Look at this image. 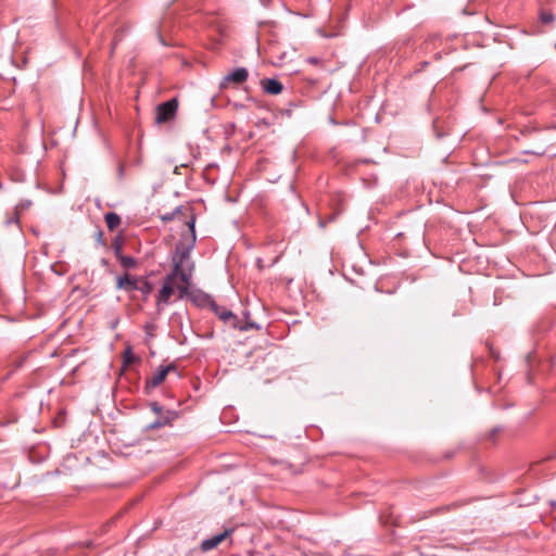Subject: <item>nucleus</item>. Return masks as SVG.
Segmentation results:
<instances>
[{
    "instance_id": "39448f33",
    "label": "nucleus",
    "mask_w": 556,
    "mask_h": 556,
    "mask_svg": "<svg viewBox=\"0 0 556 556\" xmlns=\"http://www.w3.org/2000/svg\"><path fill=\"white\" fill-rule=\"evenodd\" d=\"M173 265L172 271L167 274L164 279L174 282L176 278H179L184 283L190 285L194 264L190 263L188 265H184L178 262H173Z\"/></svg>"
},
{
    "instance_id": "6ab92c4d",
    "label": "nucleus",
    "mask_w": 556,
    "mask_h": 556,
    "mask_svg": "<svg viewBox=\"0 0 556 556\" xmlns=\"http://www.w3.org/2000/svg\"><path fill=\"white\" fill-rule=\"evenodd\" d=\"M136 361V357L132 353V350L131 348H127L125 351H124V356H123V363L125 366H128L130 364H132L134 362Z\"/></svg>"
},
{
    "instance_id": "a211bd4d",
    "label": "nucleus",
    "mask_w": 556,
    "mask_h": 556,
    "mask_svg": "<svg viewBox=\"0 0 556 556\" xmlns=\"http://www.w3.org/2000/svg\"><path fill=\"white\" fill-rule=\"evenodd\" d=\"M554 20H555V16L552 13V11L542 10L540 12V21H541V23H543V24H551V23L554 22Z\"/></svg>"
},
{
    "instance_id": "a878e982",
    "label": "nucleus",
    "mask_w": 556,
    "mask_h": 556,
    "mask_svg": "<svg viewBox=\"0 0 556 556\" xmlns=\"http://www.w3.org/2000/svg\"><path fill=\"white\" fill-rule=\"evenodd\" d=\"M117 175H118V179H119V180L124 179L125 168H124V165H123V164H119V165H118V168H117Z\"/></svg>"
},
{
    "instance_id": "5701e85b",
    "label": "nucleus",
    "mask_w": 556,
    "mask_h": 556,
    "mask_svg": "<svg viewBox=\"0 0 556 556\" xmlns=\"http://www.w3.org/2000/svg\"><path fill=\"white\" fill-rule=\"evenodd\" d=\"M25 361H26V356H21L12 362V367H14V369H18L23 366Z\"/></svg>"
},
{
    "instance_id": "7ed1b4c3",
    "label": "nucleus",
    "mask_w": 556,
    "mask_h": 556,
    "mask_svg": "<svg viewBox=\"0 0 556 556\" xmlns=\"http://www.w3.org/2000/svg\"><path fill=\"white\" fill-rule=\"evenodd\" d=\"M170 372H174L177 377L180 376L178 368L174 363H170L167 366H160L150 378L146 379V392L151 393L152 390L159 387L165 380L166 376Z\"/></svg>"
},
{
    "instance_id": "423d86ee",
    "label": "nucleus",
    "mask_w": 556,
    "mask_h": 556,
    "mask_svg": "<svg viewBox=\"0 0 556 556\" xmlns=\"http://www.w3.org/2000/svg\"><path fill=\"white\" fill-rule=\"evenodd\" d=\"M143 278L144 276H136L125 273L116 278V289L123 290L127 293L138 291Z\"/></svg>"
},
{
    "instance_id": "bb28decb",
    "label": "nucleus",
    "mask_w": 556,
    "mask_h": 556,
    "mask_svg": "<svg viewBox=\"0 0 556 556\" xmlns=\"http://www.w3.org/2000/svg\"><path fill=\"white\" fill-rule=\"evenodd\" d=\"M100 263L103 267L109 266V261L106 258H101Z\"/></svg>"
},
{
    "instance_id": "2eb2a0df",
    "label": "nucleus",
    "mask_w": 556,
    "mask_h": 556,
    "mask_svg": "<svg viewBox=\"0 0 556 556\" xmlns=\"http://www.w3.org/2000/svg\"><path fill=\"white\" fill-rule=\"evenodd\" d=\"M153 290L152 283L148 280L147 277L143 278L142 282L140 283V287L138 291L141 293L142 301H147Z\"/></svg>"
},
{
    "instance_id": "c756f323",
    "label": "nucleus",
    "mask_w": 556,
    "mask_h": 556,
    "mask_svg": "<svg viewBox=\"0 0 556 556\" xmlns=\"http://www.w3.org/2000/svg\"><path fill=\"white\" fill-rule=\"evenodd\" d=\"M497 432H498V428L493 429L492 435L497 434Z\"/></svg>"
},
{
    "instance_id": "0eeeda50",
    "label": "nucleus",
    "mask_w": 556,
    "mask_h": 556,
    "mask_svg": "<svg viewBox=\"0 0 556 556\" xmlns=\"http://www.w3.org/2000/svg\"><path fill=\"white\" fill-rule=\"evenodd\" d=\"M249 78V71L245 67H237L226 76H224L223 80L219 84V88L224 89L228 86V84L240 85L247 81Z\"/></svg>"
},
{
    "instance_id": "f3484780",
    "label": "nucleus",
    "mask_w": 556,
    "mask_h": 556,
    "mask_svg": "<svg viewBox=\"0 0 556 556\" xmlns=\"http://www.w3.org/2000/svg\"><path fill=\"white\" fill-rule=\"evenodd\" d=\"M181 212H182V206H177V207H175L173 211L167 212V213H165V214L161 215V219H162L163 222H165V223H167V222H172V220H174V219L176 218V216H177L178 214H180Z\"/></svg>"
},
{
    "instance_id": "4be33fe9",
    "label": "nucleus",
    "mask_w": 556,
    "mask_h": 556,
    "mask_svg": "<svg viewBox=\"0 0 556 556\" xmlns=\"http://www.w3.org/2000/svg\"><path fill=\"white\" fill-rule=\"evenodd\" d=\"M31 202L29 200H26V201H22L20 202L16 207H15V212H18L20 211H24V210H27L29 206H30Z\"/></svg>"
},
{
    "instance_id": "b1692460",
    "label": "nucleus",
    "mask_w": 556,
    "mask_h": 556,
    "mask_svg": "<svg viewBox=\"0 0 556 556\" xmlns=\"http://www.w3.org/2000/svg\"><path fill=\"white\" fill-rule=\"evenodd\" d=\"M18 220H20V214H18V212H15V213H14V216H13L12 218H8V219L5 220V224H7L8 226H9V225H11V224H16V225H17V224H18Z\"/></svg>"
},
{
    "instance_id": "393cba45",
    "label": "nucleus",
    "mask_w": 556,
    "mask_h": 556,
    "mask_svg": "<svg viewBox=\"0 0 556 556\" xmlns=\"http://www.w3.org/2000/svg\"><path fill=\"white\" fill-rule=\"evenodd\" d=\"M96 238H97V242L100 244V245H105V242L103 240V231L102 230H97L96 232Z\"/></svg>"
},
{
    "instance_id": "9b49d317",
    "label": "nucleus",
    "mask_w": 556,
    "mask_h": 556,
    "mask_svg": "<svg viewBox=\"0 0 556 556\" xmlns=\"http://www.w3.org/2000/svg\"><path fill=\"white\" fill-rule=\"evenodd\" d=\"M261 86L268 94H279L283 89L282 84L276 78H265L261 80Z\"/></svg>"
},
{
    "instance_id": "f03ea898",
    "label": "nucleus",
    "mask_w": 556,
    "mask_h": 556,
    "mask_svg": "<svg viewBox=\"0 0 556 556\" xmlns=\"http://www.w3.org/2000/svg\"><path fill=\"white\" fill-rule=\"evenodd\" d=\"M150 409L156 415V418L146 426V430H156L167 426L178 419L179 413L174 409H165L159 402H151Z\"/></svg>"
},
{
    "instance_id": "ddd939ff",
    "label": "nucleus",
    "mask_w": 556,
    "mask_h": 556,
    "mask_svg": "<svg viewBox=\"0 0 556 556\" xmlns=\"http://www.w3.org/2000/svg\"><path fill=\"white\" fill-rule=\"evenodd\" d=\"M104 220L106 223L108 228L111 231L115 230L122 223L119 215L114 212L106 213L104 216Z\"/></svg>"
},
{
    "instance_id": "dca6fc26",
    "label": "nucleus",
    "mask_w": 556,
    "mask_h": 556,
    "mask_svg": "<svg viewBox=\"0 0 556 556\" xmlns=\"http://www.w3.org/2000/svg\"><path fill=\"white\" fill-rule=\"evenodd\" d=\"M119 264L125 269L136 268L138 266V260L134 256L123 255L118 260Z\"/></svg>"
},
{
    "instance_id": "aec40b11",
    "label": "nucleus",
    "mask_w": 556,
    "mask_h": 556,
    "mask_svg": "<svg viewBox=\"0 0 556 556\" xmlns=\"http://www.w3.org/2000/svg\"><path fill=\"white\" fill-rule=\"evenodd\" d=\"M112 248H113V251H114V254L116 256L117 260L121 258V256H123V243L122 241L116 238L112 244Z\"/></svg>"
},
{
    "instance_id": "4468645a",
    "label": "nucleus",
    "mask_w": 556,
    "mask_h": 556,
    "mask_svg": "<svg viewBox=\"0 0 556 556\" xmlns=\"http://www.w3.org/2000/svg\"><path fill=\"white\" fill-rule=\"evenodd\" d=\"M210 308L214 312L215 315L218 316V318L223 321H225L227 318L231 317L229 309H227L225 306L218 305L215 300L211 302Z\"/></svg>"
},
{
    "instance_id": "f8f14e48",
    "label": "nucleus",
    "mask_w": 556,
    "mask_h": 556,
    "mask_svg": "<svg viewBox=\"0 0 556 556\" xmlns=\"http://www.w3.org/2000/svg\"><path fill=\"white\" fill-rule=\"evenodd\" d=\"M191 300L193 303H195L199 306L200 305L211 306V302L214 301V299H212L208 294H206L202 291L192 292Z\"/></svg>"
},
{
    "instance_id": "f257e3e1",
    "label": "nucleus",
    "mask_w": 556,
    "mask_h": 556,
    "mask_svg": "<svg viewBox=\"0 0 556 556\" xmlns=\"http://www.w3.org/2000/svg\"><path fill=\"white\" fill-rule=\"evenodd\" d=\"M187 226L190 229V241L179 242L176 244L175 253L173 255V262H178L184 265H188L193 263L190 260V254L192 249L194 248L197 235H195V215L191 214L189 220L187 222Z\"/></svg>"
},
{
    "instance_id": "6e6552de",
    "label": "nucleus",
    "mask_w": 556,
    "mask_h": 556,
    "mask_svg": "<svg viewBox=\"0 0 556 556\" xmlns=\"http://www.w3.org/2000/svg\"><path fill=\"white\" fill-rule=\"evenodd\" d=\"M233 532V529H225L223 532L215 534L208 539H205L201 543V551L208 552L217 547L223 541L229 538Z\"/></svg>"
},
{
    "instance_id": "20e7f679",
    "label": "nucleus",
    "mask_w": 556,
    "mask_h": 556,
    "mask_svg": "<svg viewBox=\"0 0 556 556\" xmlns=\"http://www.w3.org/2000/svg\"><path fill=\"white\" fill-rule=\"evenodd\" d=\"M178 110V100L177 98H172L161 104H159L155 109V123L156 124H165L175 118Z\"/></svg>"
},
{
    "instance_id": "9d476101",
    "label": "nucleus",
    "mask_w": 556,
    "mask_h": 556,
    "mask_svg": "<svg viewBox=\"0 0 556 556\" xmlns=\"http://www.w3.org/2000/svg\"><path fill=\"white\" fill-rule=\"evenodd\" d=\"M174 293V282L164 279L163 286L156 298L157 309L161 311L163 305H166Z\"/></svg>"
},
{
    "instance_id": "1a4fd4ad",
    "label": "nucleus",
    "mask_w": 556,
    "mask_h": 556,
    "mask_svg": "<svg viewBox=\"0 0 556 556\" xmlns=\"http://www.w3.org/2000/svg\"><path fill=\"white\" fill-rule=\"evenodd\" d=\"M230 316L231 317L227 318L224 323H226L233 329H238L240 331H249L251 329H256V330L261 329V326L254 321H244V323L241 321L239 319V317L236 314H233L232 312H230Z\"/></svg>"
},
{
    "instance_id": "412c9836",
    "label": "nucleus",
    "mask_w": 556,
    "mask_h": 556,
    "mask_svg": "<svg viewBox=\"0 0 556 556\" xmlns=\"http://www.w3.org/2000/svg\"><path fill=\"white\" fill-rule=\"evenodd\" d=\"M189 285L184 283V286H178L177 290L179 292V299H184L189 296L191 299V293H189Z\"/></svg>"
},
{
    "instance_id": "cd10ccee",
    "label": "nucleus",
    "mask_w": 556,
    "mask_h": 556,
    "mask_svg": "<svg viewBox=\"0 0 556 556\" xmlns=\"http://www.w3.org/2000/svg\"><path fill=\"white\" fill-rule=\"evenodd\" d=\"M326 224H327V222H325V220H323V219H319V226H320L321 228H325V227H326Z\"/></svg>"
},
{
    "instance_id": "7c9ffc66",
    "label": "nucleus",
    "mask_w": 556,
    "mask_h": 556,
    "mask_svg": "<svg viewBox=\"0 0 556 556\" xmlns=\"http://www.w3.org/2000/svg\"><path fill=\"white\" fill-rule=\"evenodd\" d=\"M333 218H334V215H331V216L329 217V222H330V220H332Z\"/></svg>"
},
{
    "instance_id": "c85d7f7f",
    "label": "nucleus",
    "mask_w": 556,
    "mask_h": 556,
    "mask_svg": "<svg viewBox=\"0 0 556 556\" xmlns=\"http://www.w3.org/2000/svg\"><path fill=\"white\" fill-rule=\"evenodd\" d=\"M243 316H244L245 319H249L250 318V312L245 311L243 313ZM245 321H249V320H245Z\"/></svg>"
}]
</instances>
